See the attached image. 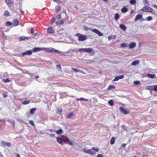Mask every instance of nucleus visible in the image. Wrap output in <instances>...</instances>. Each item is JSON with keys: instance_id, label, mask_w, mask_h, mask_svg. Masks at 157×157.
Listing matches in <instances>:
<instances>
[{"instance_id": "nucleus-55", "label": "nucleus", "mask_w": 157, "mask_h": 157, "mask_svg": "<svg viewBox=\"0 0 157 157\" xmlns=\"http://www.w3.org/2000/svg\"><path fill=\"white\" fill-rule=\"evenodd\" d=\"M20 12L21 14H23L24 13V11L21 9H20Z\"/></svg>"}, {"instance_id": "nucleus-62", "label": "nucleus", "mask_w": 157, "mask_h": 157, "mask_svg": "<svg viewBox=\"0 0 157 157\" xmlns=\"http://www.w3.org/2000/svg\"><path fill=\"white\" fill-rule=\"evenodd\" d=\"M79 72H80V73H82V74H84V72L83 71H81V70H79Z\"/></svg>"}, {"instance_id": "nucleus-2", "label": "nucleus", "mask_w": 157, "mask_h": 157, "mask_svg": "<svg viewBox=\"0 0 157 157\" xmlns=\"http://www.w3.org/2000/svg\"><path fill=\"white\" fill-rule=\"evenodd\" d=\"M92 150L98 152L99 151V149L98 148L93 147L91 149H86L85 148L83 149V151L85 153L89 154L91 155H93L96 154V152Z\"/></svg>"}, {"instance_id": "nucleus-59", "label": "nucleus", "mask_w": 157, "mask_h": 157, "mask_svg": "<svg viewBox=\"0 0 157 157\" xmlns=\"http://www.w3.org/2000/svg\"><path fill=\"white\" fill-rule=\"evenodd\" d=\"M90 29V28H89L87 27H86L84 28V29L85 31L88 30Z\"/></svg>"}, {"instance_id": "nucleus-48", "label": "nucleus", "mask_w": 157, "mask_h": 157, "mask_svg": "<svg viewBox=\"0 0 157 157\" xmlns=\"http://www.w3.org/2000/svg\"><path fill=\"white\" fill-rule=\"evenodd\" d=\"M56 66L57 68H58L59 70H61V66L59 64L56 65Z\"/></svg>"}, {"instance_id": "nucleus-56", "label": "nucleus", "mask_w": 157, "mask_h": 157, "mask_svg": "<svg viewBox=\"0 0 157 157\" xmlns=\"http://www.w3.org/2000/svg\"><path fill=\"white\" fill-rule=\"evenodd\" d=\"M112 36H109L108 37V39L109 40H111V39H112Z\"/></svg>"}, {"instance_id": "nucleus-50", "label": "nucleus", "mask_w": 157, "mask_h": 157, "mask_svg": "<svg viewBox=\"0 0 157 157\" xmlns=\"http://www.w3.org/2000/svg\"><path fill=\"white\" fill-rule=\"evenodd\" d=\"M55 19L54 18H53L51 20V22L52 24H53V23L55 22Z\"/></svg>"}, {"instance_id": "nucleus-52", "label": "nucleus", "mask_w": 157, "mask_h": 157, "mask_svg": "<svg viewBox=\"0 0 157 157\" xmlns=\"http://www.w3.org/2000/svg\"><path fill=\"white\" fill-rule=\"evenodd\" d=\"M34 29L33 27L31 29V33L32 34H33L34 33Z\"/></svg>"}, {"instance_id": "nucleus-30", "label": "nucleus", "mask_w": 157, "mask_h": 157, "mask_svg": "<svg viewBox=\"0 0 157 157\" xmlns=\"http://www.w3.org/2000/svg\"><path fill=\"white\" fill-rule=\"evenodd\" d=\"M76 100L77 101H88V99H86L85 98H77L76 99Z\"/></svg>"}, {"instance_id": "nucleus-57", "label": "nucleus", "mask_w": 157, "mask_h": 157, "mask_svg": "<svg viewBox=\"0 0 157 157\" xmlns=\"http://www.w3.org/2000/svg\"><path fill=\"white\" fill-rule=\"evenodd\" d=\"M49 136L52 137H54L55 136V135L53 134H50Z\"/></svg>"}, {"instance_id": "nucleus-26", "label": "nucleus", "mask_w": 157, "mask_h": 157, "mask_svg": "<svg viewBox=\"0 0 157 157\" xmlns=\"http://www.w3.org/2000/svg\"><path fill=\"white\" fill-rule=\"evenodd\" d=\"M8 121L10 123L11 125H12L13 127L15 125V121L13 120L9 119L8 120Z\"/></svg>"}, {"instance_id": "nucleus-22", "label": "nucleus", "mask_w": 157, "mask_h": 157, "mask_svg": "<svg viewBox=\"0 0 157 157\" xmlns=\"http://www.w3.org/2000/svg\"><path fill=\"white\" fill-rule=\"evenodd\" d=\"M37 110V109L36 108H32L30 111V113L31 114L33 115L35 113V111Z\"/></svg>"}, {"instance_id": "nucleus-6", "label": "nucleus", "mask_w": 157, "mask_h": 157, "mask_svg": "<svg viewBox=\"0 0 157 157\" xmlns=\"http://www.w3.org/2000/svg\"><path fill=\"white\" fill-rule=\"evenodd\" d=\"M32 54V51L31 50H29L21 53V55L22 56H24L26 55L30 56Z\"/></svg>"}, {"instance_id": "nucleus-46", "label": "nucleus", "mask_w": 157, "mask_h": 157, "mask_svg": "<svg viewBox=\"0 0 157 157\" xmlns=\"http://www.w3.org/2000/svg\"><path fill=\"white\" fill-rule=\"evenodd\" d=\"M121 127L122 128H123L124 129L125 131H126L127 130V128L125 126L123 125L121 126Z\"/></svg>"}, {"instance_id": "nucleus-38", "label": "nucleus", "mask_w": 157, "mask_h": 157, "mask_svg": "<svg viewBox=\"0 0 157 157\" xmlns=\"http://www.w3.org/2000/svg\"><path fill=\"white\" fill-rule=\"evenodd\" d=\"M148 12L152 13H154L155 12V11L153 9L150 7Z\"/></svg>"}, {"instance_id": "nucleus-11", "label": "nucleus", "mask_w": 157, "mask_h": 157, "mask_svg": "<svg viewBox=\"0 0 157 157\" xmlns=\"http://www.w3.org/2000/svg\"><path fill=\"white\" fill-rule=\"evenodd\" d=\"M120 110L125 114H127L128 113L127 110L125 109L122 107H121L119 108Z\"/></svg>"}, {"instance_id": "nucleus-35", "label": "nucleus", "mask_w": 157, "mask_h": 157, "mask_svg": "<svg viewBox=\"0 0 157 157\" xmlns=\"http://www.w3.org/2000/svg\"><path fill=\"white\" fill-rule=\"evenodd\" d=\"M56 133L58 134H61L63 132V131L61 129H60L59 130H58L56 131Z\"/></svg>"}, {"instance_id": "nucleus-17", "label": "nucleus", "mask_w": 157, "mask_h": 157, "mask_svg": "<svg viewBox=\"0 0 157 157\" xmlns=\"http://www.w3.org/2000/svg\"><path fill=\"white\" fill-rule=\"evenodd\" d=\"M74 114V112L73 111L69 113L67 116V118L70 119L72 117Z\"/></svg>"}, {"instance_id": "nucleus-43", "label": "nucleus", "mask_w": 157, "mask_h": 157, "mask_svg": "<svg viewBox=\"0 0 157 157\" xmlns=\"http://www.w3.org/2000/svg\"><path fill=\"white\" fill-rule=\"evenodd\" d=\"M2 80V81L5 82H10V81L8 78H7L6 79H3Z\"/></svg>"}, {"instance_id": "nucleus-9", "label": "nucleus", "mask_w": 157, "mask_h": 157, "mask_svg": "<svg viewBox=\"0 0 157 157\" xmlns=\"http://www.w3.org/2000/svg\"><path fill=\"white\" fill-rule=\"evenodd\" d=\"M32 52H38L43 51V48H40L39 47H36L33 48V50H32Z\"/></svg>"}, {"instance_id": "nucleus-33", "label": "nucleus", "mask_w": 157, "mask_h": 157, "mask_svg": "<svg viewBox=\"0 0 157 157\" xmlns=\"http://www.w3.org/2000/svg\"><path fill=\"white\" fill-rule=\"evenodd\" d=\"M130 3L132 5H135L136 3V0H130L129 1Z\"/></svg>"}, {"instance_id": "nucleus-8", "label": "nucleus", "mask_w": 157, "mask_h": 157, "mask_svg": "<svg viewBox=\"0 0 157 157\" xmlns=\"http://www.w3.org/2000/svg\"><path fill=\"white\" fill-rule=\"evenodd\" d=\"M92 31L98 34L99 36H101L103 35V34L101 33L98 30L96 29H93Z\"/></svg>"}, {"instance_id": "nucleus-19", "label": "nucleus", "mask_w": 157, "mask_h": 157, "mask_svg": "<svg viewBox=\"0 0 157 157\" xmlns=\"http://www.w3.org/2000/svg\"><path fill=\"white\" fill-rule=\"evenodd\" d=\"M136 45L135 43L132 42L129 45V47L130 49H132L134 48L136 46Z\"/></svg>"}, {"instance_id": "nucleus-28", "label": "nucleus", "mask_w": 157, "mask_h": 157, "mask_svg": "<svg viewBox=\"0 0 157 157\" xmlns=\"http://www.w3.org/2000/svg\"><path fill=\"white\" fill-rule=\"evenodd\" d=\"M115 138H114V137H112L110 140V144L112 145H113V144H114V143H115Z\"/></svg>"}, {"instance_id": "nucleus-45", "label": "nucleus", "mask_w": 157, "mask_h": 157, "mask_svg": "<svg viewBox=\"0 0 157 157\" xmlns=\"http://www.w3.org/2000/svg\"><path fill=\"white\" fill-rule=\"evenodd\" d=\"M29 123L32 125L33 126H34L35 125L33 121L32 120H29Z\"/></svg>"}, {"instance_id": "nucleus-32", "label": "nucleus", "mask_w": 157, "mask_h": 157, "mask_svg": "<svg viewBox=\"0 0 157 157\" xmlns=\"http://www.w3.org/2000/svg\"><path fill=\"white\" fill-rule=\"evenodd\" d=\"M116 88L113 85H109L108 86L107 88V90H110L111 89H115Z\"/></svg>"}, {"instance_id": "nucleus-40", "label": "nucleus", "mask_w": 157, "mask_h": 157, "mask_svg": "<svg viewBox=\"0 0 157 157\" xmlns=\"http://www.w3.org/2000/svg\"><path fill=\"white\" fill-rule=\"evenodd\" d=\"M66 141H67V143L68 142V144L72 146L73 145V143L71 142L68 139H67V140Z\"/></svg>"}, {"instance_id": "nucleus-63", "label": "nucleus", "mask_w": 157, "mask_h": 157, "mask_svg": "<svg viewBox=\"0 0 157 157\" xmlns=\"http://www.w3.org/2000/svg\"><path fill=\"white\" fill-rule=\"evenodd\" d=\"M153 7L157 9V6H156V5L154 4L153 6Z\"/></svg>"}, {"instance_id": "nucleus-21", "label": "nucleus", "mask_w": 157, "mask_h": 157, "mask_svg": "<svg viewBox=\"0 0 157 157\" xmlns=\"http://www.w3.org/2000/svg\"><path fill=\"white\" fill-rule=\"evenodd\" d=\"M147 76L149 78L153 79L155 78V75L154 74H148Z\"/></svg>"}, {"instance_id": "nucleus-14", "label": "nucleus", "mask_w": 157, "mask_h": 157, "mask_svg": "<svg viewBox=\"0 0 157 157\" xmlns=\"http://www.w3.org/2000/svg\"><path fill=\"white\" fill-rule=\"evenodd\" d=\"M149 90H152L155 91H157V85L150 86L149 87Z\"/></svg>"}, {"instance_id": "nucleus-20", "label": "nucleus", "mask_w": 157, "mask_h": 157, "mask_svg": "<svg viewBox=\"0 0 157 157\" xmlns=\"http://www.w3.org/2000/svg\"><path fill=\"white\" fill-rule=\"evenodd\" d=\"M47 31L49 33H54L55 32V31L52 27L48 28V29Z\"/></svg>"}, {"instance_id": "nucleus-1", "label": "nucleus", "mask_w": 157, "mask_h": 157, "mask_svg": "<svg viewBox=\"0 0 157 157\" xmlns=\"http://www.w3.org/2000/svg\"><path fill=\"white\" fill-rule=\"evenodd\" d=\"M43 51L49 52H52L57 53L59 54L60 56H65L66 54H68L69 53H71L73 52L74 51H75V50H73V49H69L68 51L65 52H62L60 51L55 49L54 48L51 47L49 48H43Z\"/></svg>"}, {"instance_id": "nucleus-25", "label": "nucleus", "mask_w": 157, "mask_h": 157, "mask_svg": "<svg viewBox=\"0 0 157 157\" xmlns=\"http://www.w3.org/2000/svg\"><path fill=\"white\" fill-rule=\"evenodd\" d=\"M64 20H61L60 21H58L56 22V24L58 25H63L64 23Z\"/></svg>"}, {"instance_id": "nucleus-53", "label": "nucleus", "mask_w": 157, "mask_h": 157, "mask_svg": "<svg viewBox=\"0 0 157 157\" xmlns=\"http://www.w3.org/2000/svg\"><path fill=\"white\" fill-rule=\"evenodd\" d=\"M97 157H104V156L102 155L99 154L97 155Z\"/></svg>"}, {"instance_id": "nucleus-31", "label": "nucleus", "mask_w": 157, "mask_h": 157, "mask_svg": "<svg viewBox=\"0 0 157 157\" xmlns=\"http://www.w3.org/2000/svg\"><path fill=\"white\" fill-rule=\"evenodd\" d=\"M139 63V61L138 60H135L133 61L132 63V65L134 66H135L138 64Z\"/></svg>"}, {"instance_id": "nucleus-51", "label": "nucleus", "mask_w": 157, "mask_h": 157, "mask_svg": "<svg viewBox=\"0 0 157 157\" xmlns=\"http://www.w3.org/2000/svg\"><path fill=\"white\" fill-rule=\"evenodd\" d=\"M144 3L145 5H146V3H147V5H149V3L147 0H144Z\"/></svg>"}, {"instance_id": "nucleus-24", "label": "nucleus", "mask_w": 157, "mask_h": 157, "mask_svg": "<svg viewBox=\"0 0 157 157\" xmlns=\"http://www.w3.org/2000/svg\"><path fill=\"white\" fill-rule=\"evenodd\" d=\"M122 12L125 13L128 11V9L126 7L124 6L121 9Z\"/></svg>"}, {"instance_id": "nucleus-13", "label": "nucleus", "mask_w": 157, "mask_h": 157, "mask_svg": "<svg viewBox=\"0 0 157 157\" xmlns=\"http://www.w3.org/2000/svg\"><path fill=\"white\" fill-rule=\"evenodd\" d=\"M5 2L9 6L13 3V0H5Z\"/></svg>"}, {"instance_id": "nucleus-64", "label": "nucleus", "mask_w": 157, "mask_h": 157, "mask_svg": "<svg viewBox=\"0 0 157 157\" xmlns=\"http://www.w3.org/2000/svg\"><path fill=\"white\" fill-rule=\"evenodd\" d=\"M17 157H20V155L18 153L17 154Z\"/></svg>"}, {"instance_id": "nucleus-49", "label": "nucleus", "mask_w": 157, "mask_h": 157, "mask_svg": "<svg viewBox=\"0 0 157 157\" xmlns=\"http://www.w3.org/2000/svg\"><path fill=\"white\" fill-rule=\"evenodd\" d=\"M56 18L58 19H60L61 18V15L60 14H58L56 16Z\"/></svg>"}, {"instance_id": "nucleus-12", "label": "nucleus", "mask_w": 157, "mask_h": 157, "mask_svg": "<svg viewBox=\"0 0 157 157\" xmlns=\"http://www.w3.org/2000/svg\"><path fill=\"white\" fill-rule=\"evenodd\" d=\"M124 75H119L118 76L116 77L113 80V81H116L120 79H121L124 78Z\"/></svg>"}, {"instance_id": "nucleus-5", "label": "nucleus", "mask_w": 157, "mask_h": 157, "mask_svg": "<svg viewBox=\"0 0 157 157\" xmlns=\"http://www.w3.org/2000/svg\"><path fill=\"white\" fill-rule=\"evenodd\" d=\"M56 140L58 143L62 144V145L63 144H67V141L65 140L63 141L62 139L59 137H58L56 138Z\"/></svg>"}, {"instance_id": "nucleus-47", "label": "nucleus", "mask_w": 157, "mask_h": 157, "mask_svg": "<svg viewBox=\"0 0 157 157\" xmlns=\"http://www.w3.org/2000/svg\"><path fill=\"white\" fill-rule=\"evenodd\" d=\"M127 46V45L125 43H122L121 44V47L122 48H125Z\"/></svg>"}, {"instance_id": "nucleus-36", "label": "nucleus", "mask_w": 157, "mask_h": 157, "mask_svg": "<svg viewBox=\"0 0 157 157\" xmlns=\"http://www.w3.org/2000/svg\"><path fill=\"white\" fill-rule=\"evenodd\" d=\"M55 9H56V10L57 12H58L61 9V8H60V6H56Z\"/></svg>"}, {"instance_id": "nucleus-42", "label": "nucleus", "mask_w": 157, "mask_h": 157, "mask_svg": "<svg viewBox=\"0 0 157 157\" xmlns=\"http://www.w3.org/2000/svg\"><path fill=\"white\" fill-rule=\"evenodd\" d=\"M152 19V18L151 16H148L147 18V20L148 21H151Z\"/></svg>"}, {"instance_id": "nucleus-37", "label": "nucleus", "mask_w": 157, "mask_h": 157, "mask_svg": "<svg viewBox=\"0 0 157 157\" xmlns=\"http://www.w3.org/2000/svg\"><path fill=\"white\" fill-rule=\"evenodd\" d=\"M4 14L6 16H9V12L8 11L6 10L4 12Z\"/></svg>"}, {"instance_id": "nucleus-3", "label": "nucleus", "mask_w": 157, "mask_h": 157, "mask_svg": "<svg viewBox=\"0 0 157 157\" xmlns=\"http://www.w3.org/2000/svg\"><path fill=\"white\" fill-rule=\"evenodd\" d=\"M75 36L78 37V40L79 41H84L87 39V36L78 33H77L75 34Z\"/></svg>"}, {"instance_id": "nucleus-27", "label": "nucleus", "mask_w": 157, "mask_h": 157, "mask_svg": "<svg viewBox=\"0 0 157 157\" xmlns=\"http://www.w3.org/2000/svg\"><path fill=\"white\" fill-rule=\"evenodd\" d=\"M120 17L119 14L118 13H117L115 15L114 19L116 20H117L119 19Z\"/></svg>"}, {"instance_id": "nucleus-58", "label": "nucleus", "mask_w": 157, "mask_h": 157, "mask_svg": "<svg viewBox=\"0 0 157 157\" xmlns=\"http://www.w3.org/2000/svg\"><path fill=\"white\" fill-rule=\"evenodd\" d=\"M30 76L31 77H33L34 75V74H31L30 73H28Z\"/></svg>"}, {"instance_id": "nucleus-10", "label": "nucleus", "mask_w": 157, "mask_h": 157, "mask_svg": "<svg viewBox=\"0 0 157 157\" xmlns=\"http://www.w3.org/2000/svg\"><path fill=\"white\" fill-rule=\"evenodd\" d=\"M142 19V14H139L136 16L134 19V21H136Z\"/></svg>"}, {"instance_id": "nucleus-41", "label": "nucleus", "mask_w": 157, "mask_h": 157, "mask_svg": "<svg viewBox=\"0 0 157 157\" xmlns=\"http://www.w3.org/2000/svg\"><path fill=\"white\" fill-rule=\"evenodd\" d=\"M140 82L138 81H134V84L136 85H139L140 84Z\"/></svg>"}, {"instance_id": "nucleus-15", "label": "nucleus", "mask_w": 157, "mask_h": 157, "mask_svg": "<svg viewBox=\"0 0 157 157\" xmlns=\"http://www.w3.org/2000/svg\"><path fill=\"white\" fill-rule=\"evenodd\" d=\"M13 24L15 26H17L19 25V21L17 19H13Z\"/></svg>"}, {"instance_id": "nucleus-7", "label": "nucleus", "mask_w": 157, "mask_h": 157, "mask_svg": "<svg viewBox=\"0 0 157 157\" xmlns=\"http://www.w3.org/2000/svg\"><path fill=\"white\" fill-rule=\"evenodd\" d=\"M1 143L4 147L6 146L8 147H10L11 146V144L10 142H6L4 141H2Z\"/></svg>"}, {"instance_id": "nucleus-44", "label": "nucleus", "mask_w": 157, "mask_h": 157, "mask_svg": "<svg viewBox=\"0 0 157 157\" xmlns=\"http://www.w3.org/2000/svg\"><path fill=\"white\" fill-rule=\"evenodd\" d=\"M71 69L72 70H73L74 71H75V72H79V70H78V69H77L74 68L73 67H72Z\"/></svg>"}, {"instance_id": "nucleus-61", "label": "nucleus", "mask_w": 157, "mask_h": 157, "mask_svg": "<svg viewBox=\"0 0 157 157\" xmlns=\"http://www.w3.org/2000/svg\"><path fill=\"white\" fill-rule=\"evenodd\" d=\"M126 144H123L122 145V146L121 147H126Z\"/></svg>"}, {"instance_id": "nucleus-4", "label": "nucleus", "mask_w": 157, "mask_h": 157, "mask_svg": "<svg viewBox=\"0 0 157 157\" xmlns=\"http://www.w3.org/2000/svg\"><path fill=\"white\" fill-rule=\"evenodd\" d=\"M74 50H75V51H77V52H78V51L81 52H85L88 53H90L92 51V49L91 48H81L79 49L78 50H75V49H74Z\"/></svg>"}, {"instance_id": "nucleus-39", "label": "nucleus", "mask_w": 157, "mask_h": 157, "mask_svg": "<svg viewBox=\"0 0 157 157\" xmlns=\"http://www.w3.org/2000/svg\"><path fill=\"white\" fill-rule=\"evenodd\" d=\"M12 25V23L10 21H7L6 22V25L7 26H11Z\"/></svg>"}, {"instance_id": "nucleus-34", "label": "nucleus", "mask_w": 157, "mask_h": 157, "mask_svg": "<svg viewBox=\"0 0 157 157\" xmlns=\"http://www.w3.org/2000/svg\"><path fill=\"white\" fill-rule=\"evenodd\" d=\"M108 103L110 105L112 106L113 105L114 102L113 100H111L108 101Z\"/></svg>"}, {"instance_id": "nucleus-16", "label": "nucleus", "mask_w": 157, "mask_h": 157, "mask_svg": "<svg viewBox=\"0 0 157 157\" xmlns=\"http://www.w3.org/2000/svg\"><path fill=\"white\" fill-rule=\"evenodd\" d=\"M149 7L147 6H146L142 8L141 10L145 12H148Z\"/></svg>"}, {"instance_id": "nucleus-23", "label": "nucleus", "mask_w": 157, "mask_h": 157, "mask_svg": "<svg viewBox=\"0 0 157 157\" xmlns=\"http://www.w3.org/2000/svg\"><path fill=\"white\" fill-rule=\"evenodd\" d=\"M29 39V38L28 37H25L23 36H21L19 38V41H22L25 40H28Z\"/></svg>"}, {"instance_id": "nucleus-60", "label": "nucleus", "mask_w": 157, "mask_h": 157, "mask_svg": "<svg viewBox=\"0 0 157 157\" xmlns=\"http://www.w3.org/2000/svg\"><path fill=\"white\" fill-rule=\"evenodd\" d=\"M3 96L4 98H6L7 97V95L6 94H3Z\"/></svg>"}, {"instance_id": "nucleus-54", "label": "nucleus", "mask_w": 157, "mask_h": 157, "mask_svg": "<svg viewBox=\"0 0 157 157\" xmlns=\"http://www.w3.org/2000/svg\"><path fill=\"white\" fill-rule=\"evenodd\" d=\"M62 111V109H57V111L59 113H61Z\"/></svg>"}, {"instance_id": "nucleus-29", "label": "nucleus", "mask_w": 157, "mask_h": 157, "mask_svg": "<svg viewBox=\"0 0 157 157\" xmlns=\"http://www.w3.org/2000/svg\"><path fill=\"white\" fill-rule=\"evenodd\" d=\"M30 101L29 100H25V101H23L22 103V104L23 105H27V104H29L30 103Z\"/></svg>"}, {"instance_id": "nucleus-18", "label": "nucleus", "mask_w": 157, "mask_h": 157, "mask_svg": "<svg viewBox=\"0 0 157 157\" xmlns=\"http://www.w3.org/2000/svg\"><path fill=\"white\" fill-rule=\"evenodd\" d=\"M119 27L123 31H125L126 30V27L124 24H121L120 25Z\"/></svg>"}]
</instances>
